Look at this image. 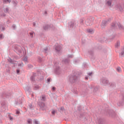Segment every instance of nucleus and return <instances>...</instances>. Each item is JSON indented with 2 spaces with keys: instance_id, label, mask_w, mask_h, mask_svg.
I'll list each match as a JSON object with an SVG mask.
<instances>
[{
  "instance_id": "obj_4",
  "label": "nucleus",
  "mask_w": 124,
  "mask_h": 124,
  "mask_svg": "<svg viewBox=\"0 0 124 124\" xmlns=\"http://www.w3.org/2000/svg\"><path fill=\"white\" fill-rule=\"evenodd\" d=\"M79 21L77 20H72L68 23V28L69 29H73L78 27Z\"/></svg>"
},
{
  "instance_id": "obj_32",
  "label": "nucleus",
  "mask_w": 124,
  "mask_h": 124,
  "mask_svg": "<svg viewBox=\"0 0 124 124\" xmlns=\"http://www.w3.org/2000/svg\"><path fill=\"white\" fill-rule=\"evenodd\" d=\"M121 50H122V52H121V53L120 54V56H121V57H124V50L123 49H122Z\"/></svg>"
},
{
  "instance_id": "obj_8",
  "label": "nucleus",
  "mask_w": 124,
  "mask_h": 124,
  "mask_svg": "<svg viewBox=\"0 0 124 124\" xmlns=\"http://www.w3.org/2000/svg\"><path fill=\"white\" fill-rule=\"evenodd\" d=\"M93 20H94V18L93 17L87 18V20L85 21L86 25L87 26H91V25L93 24Z\"/></svg>"
},
{
  "instance_id": "obj_60",
  "label": "nucleus",
  "mask_w": 124,
  "mask_h": 124,
  "mask_svg": "<svg viewBox=\"0 0 124 124\" xmlns=\"http://www.w3.org/2000/svg\"><path fill=\"white\" fill-rule=\"evenodd\" d=\"M85 78V80H89V77H86Z\"/></svg>"
},
{
  "instance_id": "obj_7",
  "label": "nucleus",
  "mask_w": 124,
  "mask_h": 124,
  "mask_svg": "<svg viewBox=\"0 0 124 124\" xmlns=\"http://www.w3.org/2000/svg\"><path fill=\"white\" fill-rule=\"evenodd\" d=\"M43 30L44 31H48V30H50V29H51V30H55V26L53 25V24H46L45 26H43Z\"/></svg>"
},
{
  "instance_id": "obj_27",
  "label": "nucleus",
  "mask_w": 124,
  "mask_h": 124,
  "mask_svg": "<svg viewBox=\"0 0 124 124\" xmlns=\"http://www.w3.org/2000/svg\"><path fill=\"white\" fill-rule=\"evenodd\" d=\"M38 79L39 80V81H43V80H44V77H43V76H40V77H38Z\"/></svg>"
},
{
  "instance_id": "obj_38",
  "label": "nucleus",
  "mask_w": 124,
  "mask_h": 124,
  "mask_svg": "<svg viewBox=\"0 0 124 124\" xmlns=\"http://www.w3.org/2000/svg\"><path fill=\"white\" fill-rule=\"evenodd\" d=\"M98 90V88L95 87L93 88V93H96V92H97Z\"/></svg>"
},
{
  "instance_id": "obj_19",
  "label": "nucleus",
  "mask_w": 124,
  "mask_h": 124,
  "mask_svg": "<svg viewBox=\"0 0 124 124\" xmlns=\"http://www.w3.org/2000/svg\"><path fill=\"white\" fill-rule=\"evenodd\" d=\"M35 73H33L32 76L31 77L30 79L31 82L34 83L35 82Z\"/></svg>"
},
{
  "instance_id": "obj_37",
  "label": "nucleus",
  "mask_w": 124,
  "mask_h": 124,
  "mask_svg": "<svg viewBox=\"0 0 124 124\" xmlns=\"http://www.w3.org/2000/svg\"><path fill=\"white\" fill-rule=\"evenodd\" d=\"M87 31L89 32V33H93V29H87Z\"/></svg>"
},
{
  "instance_id": "obj_59",
  "label": "nucleus",
  "mask_w": 124,
  "mask_h": 124,
  "mask_svg": "<svg viewBox=\"0 0 124 124\" xmlns=\"http://www.w3.org/2000/svg\"><path fill=\"white\" fill-rule=\"evenodd\" d=\"M68 57H69V58H73V55H69Z\"/></svg>"
},
{
  "instance_id": "obj_40",
  "label": "nucleus",
  "mask_w": 124,
  "mask_h": 124,
  "mask_svg": "<svg viewBox=\"0 0 124 124\" xmlns=\"http://www.w3.org/2000/svg\"><path fill=\"white\" fill-rule=\"evenodd\" d=\"M28 68L31 69V68H32L33 67V66H32V65H31V64H29L28 65Z\"/></svg>"
},
{
  "instance_id": "obj_64",
  "label": "nucleus",
  "mask_w": 124,
  "mask_h": 124,
  "mask_svg": "<svg viewBox=\"0 0 124 124\" xmlns=\"http://www.w3.org/2000/svg\"><path fill=\"white\" fill-rule=\"evenodd\" d=\"M33 26H35V23H33Z\"/></svg>"
},
{
  "instance_id": "obj_11",
  "label": "nucleus",
  "mask_w": 124,
  "mask_h": 124,
  "mask_svg": "<svg viewBox=\"0 0 124 124\" xmlns=\"http://www.w3.org/2000/svg\"><path fill=\"white\" fill-rule=\"evenodd\" d=\"M14 48V51L16 53V54H21V53H22V47H21L20 46H15Z\"/></svg>"
},
{
  "instance_id": "obj_54",
  "label": "nucleus",
  "mask_w": 124,
  "mask_h": 124,
  "mask_svg": "<svg viewBox=\"0 0 124 124\" xmlns=\"http://www.w3.org/2000/svg\"><path fill=\"white\" fill-rule=\"evenodd\" d=\"M30 35H31V37H33V33H32V32H30Z\"/></svg>"
},
{
  "instance_id": "obj_63",
  "label": "nucleus",
  "mask_w": 124,
  "mask_h": 124,
  "mask_svg": "<svg viewBox=\"0 0 124 124\" xmlns=\"http://www.w3.org/2000/svg\"><path fill=\"white\" fill-rule=\"evenodd\" d=\"M122 49H123V50H124V46H123Z\"/></svg>"
},
{
  "instance_id": "obj_5",
  "label": "nucleus",
  "mask_w": 124,
  "mask_h": 124,
  "mask_svg": "<svg viewBox=\"0 0 124 124\" xmlns=\"http://www.w3.org/2000/svg\"><path fill=\"white\" fill-rule=\"evenodd\" d=\"M105 113L107 116H109V117H112V118H114L115 116H116V113L114 110L112 109H108V108H107V109L105 111Z\"/></svg>"
},
{
  "instance_id": "obj_47",
  "label": "nucleus",
  "mask_w": 124,
  "mask_h": 124,
  "mask_svg": "<svg viewBox=\"0 0 124 124\" xmlns=\"http://www.w3.org/2000/svg\"><path fill=\"white\" fill-rule=\"evenodd\" d=\"M23 64H24L23 63H19L18 64V66H19V67L23 66Z\"/></svg>"
},
{
  "instance_id": "obj_31",
  "label": "nucleus",
  "mask_w": 124,
  "mask_h": 124,
  "mask_svg": "<svg viewBox=\"0 0 124 124\" xmlns=\"http://www.w3.org/2000/svg\"><path fill=\"white\" fill-rule=\"evenodd\" d=\"M41 100H42V101H45L46 100V97L44 95H42Z\"/></svg>"
},
{
  "instance_id": "obj_33",
  "label": "nucleus",
  "mask_w": 124,
  "mask_h": 124,
  "mask_svg": "<svg viewBox=\"0 0 124 124\" xmlns=\"http://www.w3.org/2000/svg\"><path fill=\"white\" fill-rule=\"evenodd\" d=\"M116 70L118 72H122V69L121 68V67H118L116 68Z\"/></svg>"
},
{
  "instance_id": "obj_46",
  "label": "nucleus",
  "mask_w": 124,
  "mask_h": 124,
  "mask_svg": "<svg viewBox=\"0 0 124 124\" xmlns=\"http://www.w3.org/2000/svg\"><path fill=\"white\" fill-rule=\"evenodd\" d=\"M74 93L76 94H77V93H78V92H77V91H76V89H74Z\"/></svg>"
},
{
  "instance_id": "obj_34",
  "label": "nucleus",
  "mask_w": 124,
  "mask_h": 124,
  "mask_svg": "<svg viewBox=\"0 0 124 124\" xmlns=\"http://www.w3.org/2000/svg\"><path fill=\"white\" fill-rule=\"evenodd\" d=\"M38 89H39V86L38 85H36L33 88V90L34 91H36V90H38Z\"/></svg>"
},
{
  "instance_id": "obj_43",
  "label": "nucleus",
  "mask_w": 124,
  "mask_h": 124,
  "mask_svg": "<svg viewBox=\"0 0 124 124\" xmlns=\"http://www.w3.org/2000/svg\"><path fill=\"white\" fill-rule=\"evenodd\" d=\"M23 61L24 62H28V57H25L23 58Z\"/></svg>"
},
{
  "instance_id": "obj_6",
  "label": "nucleus",
  "mask_w": 124,
  "mask_h": 124,
  "mask_svg": "<svg viewBox=\"0 0 124 124\" xmlns=\"http://www.w3.org/2000/svg\"><path fill=\"white\" fill-rule=\"evenodd\" d=\"M100 83L102 85H104V86H106V85H110L109 80H108V78H102L101 79Z\"/></svg>"
},
{
  "instance_id": "obj_53",
  "label": "nucleus",
  "mask_w": 124,
  "mask_h": 124,
  "mask_svg": "<svg viewBox=\"0 0 124 124\" xmlns=\"http://www.w3.org/2000/svg\"><path fill=\"white\" fill-rule=\"evenodd\" d=\"M83 116H84V114H83V113L80 114V118H83Z\"/></svg>"
},
{
  "instance_id": "obj_20",
  "label": "nucleus",
  "mask_w": 124,
  "mask_h": 124,
  "mask_svg": "<svg viewBox=\"0 0 124 124\" xmlns=\"http://www.w3.org/2000/svg\"><path fill=\"white\" fill-rule=\"evenodd\" d=\"M25 91L27 93H29V94H31V87L27 86L25 88Z\"/></svg>"
},
{
  "instance_id": "obj_12",
  "label": "nucleus",
  "mask_w": 124,
  "mask_h": 124,
  "mask_svg": "<svg viewBox=\"0 0 124 124\" xmlns=\"http://www.w3.org/2000/svg\"><path fill=\"white\" fill-rule=\"evenodd\" d=\"M55 74L57 75H60L62 72V70H61V67H56L55 71Z\"/></svg>"
},
{
  "instance_id": "obj_61",
  "label": "nucleus",
  "mask_w": 124,
  "mask_h": 124,
  "mask_svg": "<svg viewBox=\"0 0 124 124\" xmlns=\"http://www.w3.org/2000/svg\"><path fill=\"white\" fill-rule=\"evenodd\" d=\"M35 124H38V122L36 120L35 121Z\"/></svg>"
},
{
  "instance_id": "obj_26",
  "label": "nucleus",
  "mask_w": 124,
  "mask_h": 124,
  "mask_svg": "<svg viewBox=\"0 0 124 124\" xmlns=\"http://www.w3.org/2000/svg\"><path fill=\"white\" fill-rule=\"evenodd\" d=\"M29 107L30 109H31V110H33V109L34 108V106H32V105L31 104H29Z\"/></svg>"
},
{
  "instance_id": "obj_2",
  "label": "nucleus",
  "mask_w": 124,
  "mask_h": 124,
  "mask_svg": "<svg viewBox=\"0 0 124 124\" xmlns=\"http://www.w3.org/2000/svg\"><path fill=\"white\" fill-rule=\"evenodd\" d=\"M37 107L40 111H46L47 109V106L45 103L41 101L37 102Z\"/></svg>"
},
{
  "instance_id": "obj_13",
  "label": "nucleus",
  "mask_w": 124,
  "mask_h": 124,
  "mask_svg": "<svg viewBox=\"0 0 124 124\" xmlns=\"http://www.w3.org/2000/svg\"><path fill=\"white\" fill-rule=\"evenodd\" d=\"M115 8H116L117 10H119V11L121 12L124 11V9L120 4H117L115 6Z\"/></svg>"
},
{
  "instance_id": "obj_3",
  "label": "nucleus",
  "mask_w": 124,
  "mask_h": 124,
  "mask_svg": "<svg viewBox=\"0 0 124 124\" xmlns=\"http://www.w3.org/2000/svg\"><path fill=\"white\" fill-rule=\"evenodd\" d=\"M118 27L120 30H124V27L120 23L113 22L111 24V29H114V30H117Z\"/></svg>"
},
{
  "instance_id": "obj_50",
  "label": "nucleus",
  "mask_w": 124,
  "mask_h": 124,
  "mask_svg": "<svg viewBox=\"0 0 124 124\" xmlns=\"http://www.w3.org/2000/svg\"><path fill=\"white\" fill-rule=\"evenodd\" d=\"M12 28H13V30H15V29H16V26L14 24L12 25Z\"/></svg>"
},
{
  "instance_id": "obj_41",
  "label": "nucleus",
  "mask_w": 124,
  "mask_h": 124,
  "mask_svg": "<svg viewBox=\"0 0 124 124\" xmlns=\"http://www.w3.org/2000/svg\"><path fill=\"white\" fill-rule=\"evenodd\" d=\"M48 51V47H46L45 48H44V50L43 52H45V53H47V51Z\"/></svg>"
},
{
  "instance_id": "obj_35",
  "label": "nucleus",
  "mask_w": 124,
  "mask_h": 124,
  "mask_svg": "<svg viewBox=\"0 0 124 124\" xmlns=\"http://www.w3.org/2000/svg\"><path fill=\"white\" fill-rule=\"evenodd\" d=\"M80 24L81 25H83L84 24V18H81L79 20Z\"/></svg>"
},
{
  "instance_id": "obj_25",
  "label": "nucleus",
  "mask_w": 124,
  "mask_h": 124,
  "mask_svg": "<svg viewBox=\"0 0 124 124\" xmlns=\"http://www.w3.org/2000/svg\"><path fill=\"white\" fill-rule=\"evenodd\" d=\"M8 61L9 62H10V63H12V64H15V62L13 60H12L11 58H9V59H8Z\"/></svg>"
},
{
  "instance_id": "obj_22",
  "label": "nucleus",
  "mask_w": 124,
  "mask_h": 124,
  "mask_svg": "<svg viewBox=\"0 0 124 124\" xmlns=\"http://www.w3.org/2000/svg\"><path fill=\"white\" fill-rule=\"evenodd\" d=\"M121 46V42L120 40H118L115 45V48H119Z\"/></svg>"
},
{
  "instance_id": "obj_52",
  "label": "nucleus",
  "mask_w": 124,
  "mask_h": 124,
  "mask_svg": "<svg viewBox=\"0 0 124 124\" xmlns=\"http://www.w3.org/2000/svg\"><path fill=\"white\" fill-rule=\"evenodd\" d=\"M16 115H19V114H20V111L16 110Z\"/></svg>"
},
{
  "instance_id": "obj_39",
  "label": "nucleus",
  "mask_w": 124,
  "mask_h": 124,
  "mask_svg": "<svg viewBox=\"0 0 124 124\" xmlns=\"http://www.w3.org/2000/svg\"><path fill=\"white\" fill-rule=\"evenodd\" d=\"M107 4H108V6H111V4H112V3H111V1H107Z\"/></svg>"
},
{
  "instance_id": "obj_57",
  "label": "nucleus",
  "mask_w": 124,
  "mask_h": 124,
  "mask_svg": "<svg viewBox=\"0 0 124 124\" xmlns=\"http://www.w3.org/2000/svg\"><path fill=\"white\" fill-rule=\"evenodd\" d=\"M52 90L53 91H56V87H52Z\"/></svg>"
},
{
  "instance_id": "obj_1",
  "label": "nucleus",
  "mask_w": 124,
  "mask_h": 124,
  "mask_svg": "<svg viewBox=\"0 0 124 124\" xmlns=\"http://www.w3.org/2000/svg\"><path fill=\"white\" fill-rule=\"evenodd\" d=\"M79 72L76 71L73 74L69 77V81L71 84H73L74 83H76L78 80V78H79Z\"/></svg>"
},
{
  "instance_id": "obj_17",
  "label": "nucleus",
  "mask_w": 124,
  "mask_h": 124,
  "mask_svg": "<svg viewBox=\"0 0 124 124\" xmlns=\"http://www.w3.org/2000/svg\"><path fill=\"white\" fill-rule=\"evenodd\" d=\"M62 49V46L60 45H57L55 46V51L56 53H60Z\"/></svg>"
},
{
  "instance_id": "obj_62",
  "label": "nucleus",
  "mask_w": 124,
  "mask_h": 124,
  "mask_svg": "<svg viewBox=\"0 0 124 124\" xmlns=\"http://www.w3.org/2000/svg\"><path fill=\"white\" fill-rule=\"evenodd\" d=\"M44 14H46V15H47V11H45Z\"/></svg>"
},
{
  "instance_id": "obj_30",
  "label": "nucleus",
  "mask_w": 124,
  "mask_h": 124,
  "mask_svg": "<svg viewBox=\"0 0 124 124\" xmlns=\"http://www.w3.org/2000/svg\"><path fill=\"white\" fill-rule=\"evenodd\" d=\"M110 86L111 87V88H114L116 87V83L114 82L111 83Z\"/></svg>"
},
{
  "instance_id": "obj_24",
  "label": "nucleus",
  "mask_w": 124,
  "mask_h": 124,
  "mask_svg": "<svg viewBox=\"0 0 124 124\" xmlns=\"http://www.w3.org/2000/svg\"><path fill=\"white\" fill-rule=\"evenodd\" d=\"M12 3L15 7L17 6V4H18V1L17 0H14L12 1Z\"/></svg>"
},
{
  "instance_id": "obj_15",
  "label": "nucleus",
  "mask_w": 124,
  "mask_h": 124,
  "mask_svg": "<svg viewBox=\"0 0 124 124\" xmlns=\"http://www.w3.org/2000/svg\"><path fill=\"white\" fill-rule=\"evenodd\" d=\"M62 62L64 64H69V62H70V60H69L68 58L63 59L62 60Z\"/></svg>"
},
{
  "instance_id": "obj_28",
  "label": "nucleus",
  "mask_w": 124,
  "mask_h": 124,
  "mask_svg": "<svg viewBox=\"0 0 124 124\" xmlns=\"http://www.w3.org/2000/svg\"><path fill=\"white\" fill-rule=\"evenodd\" d=\"M27 123L28 124H32V120H31V119H29L27 120Z\"/></svg>"
},
{
  "instance_id": "obj_49",
  "label": "nucleus",
  "mask_w": 124,
  "mask_h": 124,
  "mask_svg": "<svg viewBox=\"0 0 124 124\" xmlns=\"http://www.w3.org/2000/svg\"><path fill=\"white\" fill-rule=\"evenodd\" d=\"M51 113L52 115H55L56 114V111L55 110H53L52 112H51Z\"/></svg>"
},
{
  "instance_id": "obj_48",
  "label": "nucleus",
  "mask_w": 124,
  "mask_h": 124,
  "mask_svg": "<svg viewBox=\"0 0 124 124\" xmlns=\"http://www.w3.org/2000/svg\"><path fill=\"white\" fill-rule=\"evenodd\" d=\"M47 81L48 82V83H50V82H51V78H47Z\"/></svg>"
},
{
  "instance_id": "obj_45",
  "label": "nucleus",
  "mask_w": 124,
  "mask_h": 124,
  "mask_svg": "<svg viewBox=\"0 0 124 124\" xmlns=\"http://www.w3.org/2000/svg\"><path fill=\"white\" fill-rule=\"evenodd\" d=\"M16 74L19 75L20 74V69H18L16 70Z\"/></svg>"
},
{
  "instance_id": "obj_29",
  "label": "nucleus",
  "mask_w": 124,
  "mask_h": 124,
  "mask_svg": "<svg viewBox=\"0 0 124 124\" xmlns=\"http://www.w3.org/2000/svg\"><path fill=\"white\" fill-rule=\"evenodd\" d=\"M58 110H59V111H62V112H63V111H64V107H61L59 108Z\"/></svg>"
},
{
  "instance_id": "obj_16",
  "label": "nucleus",
  "mask_w": 124,
  "mask_h": 124,
  "mask_svg": "<svg viewBox=\"0 0 124 124\" xmlns=\"http://www.w3.org/2000/svg\"><path fill=\"white\" fill-rule=\"evenodd\" d=\"M88 54L91 56V59H93V60H95V57H93V50H89Z\"/></svg>"
},
{
  "instance_id": "obj_56",
  "label": "nucleus",
  "mask_w": 124,
  "mask_h": 124,
  "mask_svg": "<svg viewBox=\"0 0 124 124\" xmlns=\"http://www.w3.org/2000/svg\"><path fill=\"white\" fill-rule=\"evenodd\" d=\"M1 31H5V27H2V30Z\"/></svg>"
},
{
  "instance_id": "obj_55",
  "label": "nucleus",
  "mask_w": 124,
  "mask_h": 124,
  "mask_svg": "<svg viewBox=\"0 0 124 124\" xmlns=\"http://www.w3.org/2000/svg\"><path fill=\"white\" fill-rule=\"evenodd\" d=\"M88 75L89 76H92V75H93V72H90L88 73Z\"/></svg>"
},
{
  "instance_id": "obj_36",
  "label": "nucleus",
  "mask_w": 124,
  "mask_h": 124,
  "mask_svg": "<svg viewBox=\"0 0 124 124\" xmlns=\"http://www.w3.org/2000/svg\"><path fill=\"white\" fill-rule=\"evenodd\" d=\"M11 2V0H3V3H6V2H9V3H10Z\"/></svg>"
},
{
  "instance_id": "obj_18",
  "label": "nucleus",
  "mask_w": 124,
  "mask_h": 124,
  "mask_svg": "<svg viewBox=\"0 0 124 124\" xmlns=\"http://www.w3.org/2000/svg\"><path fill=\"white\" fill-rule=\"evenodd\" d=\"M22 98H19L17 99V101H16V105H20V104H22Z\"/></svg>"
},
{
  "instance_id": "obj_51",
  "label": "nucleus",
  "mask_w": 124,
  "mask_h": 124,
  "mask_svg": "<svg viewBox=\"0 0 124 124\" xmlns=\"http://www.w3.org/2000/svg\"><path fill=\"white\" fill-rule=\"evenodd\" d=\"M39 62H42V59L41 57L39 58Z\"/></svg>"
},
{
  "instance_id": "obj_58",
  "label": "nucleus",
  "mask_w": 124,
  "mask_h": 124,
  "mask_svg": "<svg viewBox=\"0 0 124 124\" xmlns=\"http://www.w3.org/2000/svg\"><path fill=\"white\" fill-rule=\"evenodd\" d=\"M9 11V10L8 9V8H5V12H8Z\"/></svg>"
},
{
  "instance_id": "obj_23",
  "label": "nucleus",
  "mask_w": 124,
  "mask_h": 124,
  "mask_svg": "<svg viewBox=\"0 0 124 124\" xmlns=\"http://www.w3.org/2000/svg\"><path fill=\"white\" fill-rule=\"evenodd\" d=\"M7 94H6V93H5V92H3L1 95V98H3L4 99L5 97H6L7 96Z\"/></svg>"
},
{
  "instance_id": "obj_21",
  "label": "nucleus",
  "mask_w": 124,
  "mask_h": 124,
  "mask_svg": "<svg viewBox=\"0 0 124 124\" xmlns=\"http://www.w3.org/2000/svg\"><path fill=\"white\" fill-rule=\"evenodd\" d=\"M1 106L3 109H6V108H7V104H6L5 102H2L1 103Z\"/></svg>"
},
{
  "instance_id": "obj_14",
  "label": "nucleus",
  "mask_w": 124,
  "mask_h": 124,
  "mask_svg": "<svg viewBox=\"0 0 124 124\" xmlns=\"http://www.w3.org/2000/svg\"><path fill=\"white\" fill-rule=\"evenodd\" d=\"M105 119L100 118L98 120V124H105Z\"/></svg>"
},
{
  "instance_id": "obj_42",
  "label": "nucleus",
  "mask_w": 124,
  "mask_h": 124,
  "mask_svg": "<svg viewBox=\"0 0 124 124\" xmlns=\"http://www.w3.org/2000/svg\"><path fill=\"white\" fill-rule=\"evenodd\" d=\"M8 118L10 119V121H13V117H11V115H8Z\"/></svg>"
},
{
  "instance_id": "obj_10",
  "label": "nucleus",
  "mask_w": 124,
  "mask_h": 124,
  "mask_svg": "<svg viewBox=\"0 0 124 124\" xmlns=\"http://www.w3.org/2000/svg\"><path fill=\"white\" fill-rule=\"evenodd\" d=\"M110 20V19H109L108 20H103L101 24V27L102 29H104V28H105L107 25H108V22H109V21Z\"/></svg>"
},
{
  "instance_id": "obj_9",
  "label": "nucleus",
  "mask_w": 124,
  "mask_h": 124,
  "mask_svg": "<svg viewBox=\"0 0 124 124\" xmlns=\"http://www.w3.org/2000/svg\"><path fill=\"white\" fill-rule=\"evenodd\" d=\"M124 104V93L120 95V100L119 102L117 103L118 106H122Z\"/></svg>"
},
{
  "instance_id": "obj_44",
  "label": "nucleus",
  "mask_w": 124,
  "mask_h": 124,
  "mask_svg": "<svg viewBox=\"0 0 124 124\" xmlns=\"http://www.w3.org/2000/svg\"><path fill=\"white\" fill-rule=\"evenodd\" d=\"M4 37L3 36V34H0V39H3V38H4Z\"/></svg>"
}]
</instances>
